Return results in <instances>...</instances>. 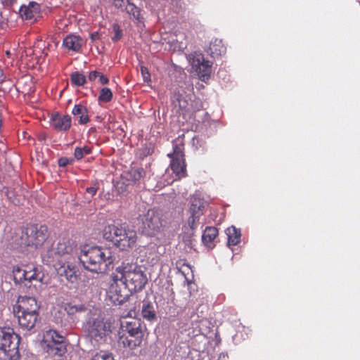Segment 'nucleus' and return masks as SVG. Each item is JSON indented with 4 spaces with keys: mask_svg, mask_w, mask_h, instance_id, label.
<instances>
[{
    "mask_svg": "<svg viewBox=\"0 0 360 360\" xmlns=\"http://www.w3.org/2000/svg\"><path fill=\"white\" fill-rule=\"evenodd\" d=\"M20 83H21V80H18V81L16 82V83L14 84V86H15V89H16V90H17L18 91H20Z\"/></svg>",
    "mask_w": 360,
    "mask_h": 360,
    "instance_id": "09e8293b",
    "label": "nucleus"
},
{
    "mask_svg": "<svg viewBox=\"0 0 360 360\" xmlns=\"http://www.w3.org/2000/svg\"><path fill=\"white\" fill-rule=\"evenodd\" d=\"M39 306L37 300L32 297H19L17 304L13 307V312L15 311L27 313H39Z\"/></svg>",
    "mask_w": 360,
    "mask_h": 360,
    "instance_id": "f8f14e48",
    "label": "nucleus"
},
{
    "mask_svg": "<svg viewBox=\"0 0 360 360\" xmlns=\"http://www.w3.org/2000/svg\"><path fill=\"white\" fill-rule=\"evenodd\" d=\"M202 216V214H195V213H191V216L188 218V225L191 227V229H195L197 228V226L199 224V220L200 217Z\"/></svg>",
    "mask_w": 360,
    "mask_h": 360,
    "instance_id": "4c0bfd02",
    "label": "nucleus"
},
{
    "mask_svg": "<svg viewBox=\"0 0 360 360\" xmlns=\"http://www.w3.org/2000/svg\"><path fill=\"white\" fill-rule=\"evenodd\" d=\"M99 75V72L96 70L91 71L88 75V79L91 82H94Z\"/></svg>",
    "mask_w": 360,
    "mask_h": 360,
    "instance_id": "79ce46f5",
    "label": "nucleus"
},
{
    "mask_svg": "<svg viewBox=\"0 0 360 360\" xmlns=\"http://www.w3.org/2000/svg\"><path fill=\"white\" fill-rule=\"evenodd\" d=\"M46 352L53 356H62L67 351L65 338L56 330L46 331L44 336Z\"/></svg>",
    "mask_w": 360,
    "mask_h": 360,
    "instance_id": "1a4fd4ad",
    "label": "nucleus"
},
{
    "mask_svg": "<svg viewBox=\"0 0 360 360\" xmlns=\"http://www.w3.org/2000/svg\"><path fill=\"white\" fill-rule=\"evenodd\" d=\"M141 231L147 236L154 237L160 233L165 227L162 213L155 208L149 209L141 217Z\"/></svg>",
    "mask_w": 360,
    "mask_h": 360,
    "instance_id": "423d86ee",
    "label": "nucleus"
},
{
    "mask_svg": "<svg viewBox=\"0 0 360 360\" xmlns=\"http://www.w3.org/2000/svg\"><path fill=\"white\" fill-rule=\"evenodd\" d=\"M226 233L228 237L229 245H236L240 242L241 233L240 230L231 226L226 229Z\"/></svg>",
    "mask_w": 360,
    "mask_h": 360,
    "instance_id": "a878e982",
    "label": "nucleus"
},
{
    "mask_svg": "<svg viewBox=\"0 0 360 360\" xmlns=\"http://www.w3.org/2000/svg\"><path fill=\"white\" fill-rule=\"evenodd\" d=\"M114 36L112 37L111 39L113 42H117L122 37V30L118 24H114L112 26Z\"/></svg>",
    "mask_w": 360,
    "mask_h": 360,
    "instance_id": "58836bf2",
    "label": "nucleus"
},
{
    "mask_svg": "<svg viewBox=\"0 0 360 360\" xmlns=\"http://www.w3.org/2000/svg\"><path fill=\"white\" fill-rule=\"evenodd\" d=\"M154 152V146L151 144H146L139 149V156L141 158L143 159L148 155H150Z\"/></svg>",
    "mask_w": 360,
    "mask_h": 360,
    "instance_id": "e433bc0d",
    "label": "nucleus"
},
{
    "mask_svg": "<svg viewBox=\"0 0 360 360\" xmlns=\"http://www.w3.org/2000/svg\"><path fill=\"white\" fill-rule=\"evenodd\" d=\"M71 117L68 115H63L58 112L51 115V124L58 131H68L71 127Z\"/></svg>",
    "mask_w": 360,
    "mask_h": 360,
    "instance_id": "2eb2a0df",
    "label": "nucleus"
},
{
    "mask_svg": "<svg viewBox=\"0 0 360 360\" xmlns=\"http://www.w3.org/2000/svg\"><path fill=\"white\" fill-rule=\"evenodd\" d=\"M18 318L19 326L22 329L30 330L34 328L37 321L39 313H27L15 311L13 312Z\"/></svg>",
    "mask_w": 360,
    "mask_h": 360,
    "instance_id": "4468645a",
    "label": "nucleus"
},
{
    "mask_svg": "<svg viewBox=\"0 0 360 360\" xmlns=\"http://www.w3.org/2000/svg\"><path fill=\"white\" fill-rule=\"evenodd\" d=\"M69 160L67 158H60L58 160V165L62 167H66L69 164Z\"/></svg>",
    "mask_w": 360,
    "mask_h": 360,
    "instance_id": "a18cd8bd",
    "label": "nucleus"
},
{
    "mask_svg": "<svg viewBox=\"0 0 360 360\" xmlns=\"http://www.w3.org/2000/svg\"><path fill=\"white\" fill-rule=\"evenodd\" d=\"M112 98L113 94L110 89L108 87H104L100 90L98 100L99 102L107 103L110 102Z\"/></svg>",
    "mask_w": 360,
    "mask_h": 360,
    "instance_id": "c756f323",
    "label": "nucleus"
},
{
    "mask_svg": "<svg viewBox=\"0 0 360 360\" xmlns=\"http://www.w3.org/2000/svg\"><path fill=\"white\" fill-rule=\"evenodd\" d=\"M137 240L136 232L130 229L128 225L124 229V231H122V234L118 239L116 246L122 250H127L129 248H132L136 244Z\"/></svg>",
    "mask_w": 360,
    "mask_h": 360,
    "instance_id": "9b49d317",
    "label": "nucleus"
},
{
    "mask_svg": "<svg viewBox=\"0 0 360 360\" xmlns=\"http://www.w3.org/2000/svg\"><path fill=\"white\" fill-rule=\"evenodd\" d=\"M79 259L88 271L103 273L110 269L115 256L110 248L85 245L81 250Z\"/></svg>",
    "mask_w": 360,
    "mask_h": 360,
    "instance_id": "f03ea898",
    "label": "nucleus"
},
{
    "mask_svg": "<svg viewBox=\"0 0 360 360\" xmlns=\"http://www.w3.org/2000/svg\"><path fill=\"white\" fill-rule=\"evenodd\" d=\"M97 190H98V187L96 186L95 185L93 186H89V187H87L86 188V193H88L89 194L91 195V196H94L96 192H97Z\"/></svg>",
    "mask_w": 360,
    "mask_h": 360,
    "instance_id": "c03bdc74",
    "label": "nucleus"
},
{
    "mask_svg": "<svg viewBox=\"0 0 360 360\" xmlns=\"http://www.w3.org/2000/svg\"><path fill=\"white\" fill-rule=\"evenodd\" d=\"M74 116H79V123L80 124H85L89 122L88 115V110L86 108L81 104L75 105L72 110Z\"/></svg>",
    "mask_w": 360,
    "mask_h": 360,
    "instance_id": "393cba45",
    "label": "nucleus"
},
{
    "mask_svg": "<svg viewBox=\"0 0 360 360\" xmlns=\"http://www.w3.org/2000/svg\"><path fill=\"white\" fill-rule=\"evenodd\" d=\"M87 331L96 341L104 340L112 333V323L101 317L90 319L87 322Z\"/></svg>",
    "mask_w": 360,
    "mask_h": 360,
    "instance_id": "6e6552de",
    "label": "nucleus"
},
{
    "mask_svg": "<svg viewBox=\"0 0 360 360\" xmlns=\"http://www.w3.org/2000/svg\"><path fill=\"white\" fill-rule=\"evenodd\" d=\"M125 12L131 15L135 20L140 21L141 20V9L136 6L134 3L129 1Z\"/></svg>",
    "mask_w": 360,
    "mask_h": 360,
    "instance_id": "2f4dec72",
    "label": "nucleus"
},
{
    "mask_svg": "<svg viewBox=\"0 0 360 360\" xmlns=\"http://www.w3.org/2000/svg\"><path fill=\"white\" fill-rule=\"evenodd\" d=\"M131 180L139 181L145 175V170L142 167L131 168L129 172Z\"/></svg>",
    "mask_w": 360,
    "mask_h": 360,
    "instance_id": "72a5a7b5",
    "label": "nucleus"
},
{
    "mask_svg": "<svg viewBox=\"0 0 360 360\" xmlns=\"http://www.w3.org/2000/svg\"><path fill=\"white\" fill-rule=\"evenodd\" d=\"M98 77L99 82L101 84L105 85V84H108L109 79L104 75L101 74V72H99V75L98 76Z\"/></svg>",
    "mask_w": 360,
    "mask_h": 360,
    "instance_id": "37998d69",
    "label": "nucleus"
},
{
    "mask_svg": "<svg viewBox=\"0 0 360 360\" xmlns=\"http://www.w3.org/2000/svg\"><path fill=\"white\" fill-rule=\"evenodd\" d=\"M41 276L37 269L32 266H25V281L30 283L36 281H40Z\"/></svg>",
    "mask_w": 360,
    "mask_h": 360,
    "instance_id": "c85d7f7f",
    "label": "nucleus"
},
{
    "mask_svg": "<svg viewBox=\"0 0 360 360\" xmlns=\"http://www.w3.org/2000/svg\"><path fill=\"white\" fill-rule=\"evenodd\" d=\"M130 0H114L113 6L121 11H125Z\"/></svg>",
    "mask_w": 360,
    "mask_h": 360,
    "instance_id": "ea45409f",
    "label": "nucleus"
},
{
    "mask_svg": "<svg viewBox=\"0 0 360 360\" xmlns=\"http://www.w3.org/2000/svg\"><path fill=\"white\" fill-rule=\"evenodd\" d=\"M191 112H193L195 115H200L203 117L204 122L207 120V112L203 108L202 102L197 98L193 101L190 104Z\"/></svg>",
    "mask_w": 360,
    "mask_h": 360,
    "instance_id": "cd10ccee",
    "label": "nucleus"
},
{
    "mask_svg": "<svg viewBox=\"0 0 360 360\" xmlns=\"http://www.w3.org/2000/svg\"><path fill=\"white\" fill-rule=\"evenodd\" d=\"M75 246L67 238L60 239L42 255L43 262L50 266L67 264L74 259L73 250Z\"/></svg>",
    "mask_w": 360,
    "mask_h": 360,
    "instance_id": "20e7f679",
    "label": "nucleus"
},
{
    "mask_svg": "<svg viewBox=\"0 0 360 360\" xmlns=\"http://www.w3.org/2000/svg\"><path fill=\"white\" fill-rule=\"evenodd\" d=\"M6 75L4 72L3 69L0 67V84H1L6 79Z\"/></svg>",
    "mask_w": 360,
    "mask_h": 360,
    "instance_id": "de8ad7c7",
    "label": "nucleus"
},
{
    "mask_svg": "<svg viewBox=\"0 0 360 360\" xmlns=\"http://www.w3.org/2000/svg\"><path fill=\"white\" fill-rule=\"evenodd\" d=\"M111 284L110 286V292H115L117 297L115 300L122 302L124 300V296L121 293V290L117 289L118 282H121L131 293L141 291L148 283L146 274L142 269V267L136 263H125L117 266L115 271L110 276Z\"/></svg>",
    "mask_w": 360,
    "mask_h": 360,
    "instance_id": "f257e3e1",
    "label": "nucleus"
},
{
    "mask_svg": "<svg viewBox=\"0 0 360 360\" xmlns=\"http://www.w3.org/2000/svg\"><path fill=\"white\" fill-rule=\"evenodd\" d=\"M117 335L118 343L124 347L134 350L140 347L144 337L141 320L131 319L129 321H121Z\"/></svg>",
    "mask_w": 360,
    "mask_h": 360,
    "instance_id": "7ed1b4c3",
    "label": "nucleus"
},
{
    "mask_svg": "<svg viewBox=\"0 0 360 360\" xmlns=\"http://www.w3.org/2000/svg\"><path fill=\"white\" fill-rule=\"evenodd\" d=\"M169 167H171L174 174L178 179H181L187 176L186 164L185 158H170Z\"/></svg>",
    "mask_w": 360,
    "mask_h": 360,
    "instance_id": "a211bd4d",
    "label": "nucleus"
},
{
    "mask_svg": "<svg viewBox=\"0 0 360 360\" xmlns=\"http://www.w3.org/2000/svg\"><path fill=\"white\" fill-rule=\"evenodd\" d=\"M70 81L72 85L80 86L86 82V78L83 74L75 72L70 75Z\"/></svg>",
    "mask_w": 360,
    "mask_h": 360,
    "instance_id": "7c9ffc66",
    "label": "nucleus"
},
{
    "mask_svg": "<svg viewBox=\"0 0 360 360\" xmlns=\"http://www.w3.org/2000/svg\"><path fill=\"white\" fill-rule=\"evenodd\" d=\"M90 360H115L112 353L100 351L96 353Z\"/></svg>",
    "mask_w": 360,
    "mask_h": 360,
    "instance_id": "c9c22d12",
    "label": "nucleus"
},
{
    "mask_svg": "<svg viewBox=\"0 0 360 360\" xmlns=\"http://www.w3.org/2000/svg\"><path fill=\"white\" fill-rule=\"evenodd\" d=\"M127 225L126 224H117L105 226L103 230V238L116 245L120 234L124 231Z\"/></svg>",
    "mask_w": 360,
    "mask_h": 360,
    "instance_id": "ddd939ff",
    "label": "nucleus"
},
{
    "mask_svg": "<svg viewBox=\"0 0 360 360\" xmlns=\"http://www.w3.org/2000/svg\"><path fill=\"white\" fill-rule=\"evenodd\" d=\"M82 41L83 40L80 37L69 34L64 38L63 45L69 51L79 52L82 46Z\"/></svg>",
    "mask_w": 360,
    "mask_h": 360,
    "instance_id": "aec40b11",
    "label": "nucleus"
},
{
    "mask_svg": "<svg viewBox=\"0 0 360 360\" xmlns=\"http://www.w3.org/2000/svg\"><path fill=\"white\" fill-rule=\"evenodd\" d=\"M140 70H141V74L143 77V79L145 82H150L151 80V77H150V74L148 71V69L143 66V65H141V68H140Z\"/></svg>",
    "mask_w": 360,
    "mask_h": 360,
    "instance_id": "a19ab883",
    "label": "nucleus"
},
{
    "mask_svg": "<svg viewBox=\"0 0 360 360\" xmlns=\"http://www.w3.org/2000/svg\"><path fill=\"white\" fill-rule=\"evenodd\" d=\"M20 337L11 328H0V355L3 360H19Z\"/></svg>",
    "mask_w": 360,
    "mask_h": 360,
    "instance_id": "39448f33",
    "label": "nucleus"
},
{
    "mask_svg": "<svg viewBox=\"0 0 360 360\" xmlns=\"http://www.w3.org/2000/svg\"><path fill=\"white\" fill-rule=\"evenodd\" d=\"M39 12V4L34 1L30 2L27 6H22L19 11L20 15L22 19L33 21H35L36 17Z\"/></svg>",
    "mask_w": 360,
    "mask_h": 360,
    "instance_id": "dca6fc26",
    "label": "nucleus"
},
{
    "mask_svg": "<svg viewBox=\"0 0 360 360\" xmlns=\"http://www.w3.org/2000/svg\"><path fill=\"white\" fill-rule=\"evenodd\" d=\"M91 148L90 147H88V146H84V147H77L75 149V153H74V155H75V158L77 159V160H81L83 158V157L85 155H89V154H91Z\"/></svg>",
    "mask_w": 360,
    "mask_h": 360,
    "instance_id": "f704fd0d",
    "label": "nucleus"
},
{
    "mask_svg": "<svg viewBox=\"0 0 360 360\" xmlns=\"http://www.w3.org/2000/svg\"><path fill=\"white\" fill-rule=\"evenodd\" d=\"M48 236V229L46 226L38 228L36 225H29L22 232L21 239L25 245L38 248L46 241Z\"/></svg>",
    "mask_w": 360,
    "mask_h": 360,
    "instance_id": "0eeeda50",
    "label": "nucleus"
},
{
    "mask_svg": "<svg viewBox=\"0 0 360 360\" xmlns=\"http://www.w3.org/2000/svg\"><path fill=\"white\" fill-rule=\"evenodd\" d=\"M190 213L203 214L205 201L199 195L195 194L191 198Z\"/></svg>",
    "mask_w": 360,
    "mask_h": 360,
    "instance_id": "412c9836",
    "label": "nucleus"
},
{
    "mask_svg": "<svg viewBox=\"0 0 360 360\" xmlns=\"http://www.w3.org/2000/svg\"><path fill=\"white\" fill-rule=\"evenodd\" d=\"M13 273L15 282L22 283L25 281V267L21 268L20 266H14Z\"/></svg>",
    "mask_w": 360,
    "mask_h": 360,
    "instance_id": "473e14b6",
    "label": "nucleus"
},
{
    "mask_svg": "<svg viewBox=\"0 0 360 360\" xmlns=\"http://www.w3.org/2000/svg\"><path fill=\"white\" fill-rule=\"evenodd\" d=\"M169 158H185L184 143L182 140H176L173 142V151L167 154Z\"/></svg>",
    "mask_w": 360,
    "mask_h": 360,
    "instance_id": "bb28decb",
    "label": "nucleus"
},
{
    "mask_svg": "<svg viewBox=\"0 0 360 360\" xmlns=\"http://www.w3.org/2000/svg\"><path fill=\"white\" fill-rule=\"evenodd\" d=\"M63 309L68 316H75L77 314L83 313L87 309L85 304L82 303H75L74 302L64 303Z\"/></svg>",
    "mask_w": 360,
    "mask_h": 360,
    "instance_id": "5701e85b",
    "label": "nucleus"
},
{
    "mask_svg": "<svg viewBox=\"0 0 360 360\" xmlns=\"http://www.w3.org/2000/svg\"><path fill=\"white\" fill-rule=\"evenodd\" d=\"M226 51V47L221 39H214L211 41L207 53L212 56H219L224 54Z\"/></svg>",
    "mask_w": 360,
    "mask_h": 360,
    "instance_id": "4be33fe9",
    "label": "nucleus"
},
{
    "mask_svg": "<svg viewBox=\"0 0 360 360\" xmlns=\"http://www.w3.org/2000/svg\"><path fill=\"white\" fill-rule=\"evenodd\" d=\"M90 38L92 41H97L101 38V34L98 32H94L90 34Z\"/></svg>",
    "mask_w": 360,
    "mask_h": 360,
    "instance_id": "49530a36",
    "label": "nucleus"
},
{
    "mask_svg": "<svg viewBox=\"0 0 360 360\" xmlns=\"http://www.w3.org/2000/svg\"><path fill=\"white\" fill-rule=\"evenodd\" d=\"M141 314L143 319L152 321L157 319L156 311L153 304L150 301L144 300L141 308Z\"/></svg>",
    "mask_w": 360,
    "mask_h": 360,
    "instance_id": "b1692460",
    "label": "nucleus"
},
{
    "mask_svg": "<svg viewBox=\"0 0 360 360\" xmlns=\"http://www.w3.org/2000/svg\"><path fill=\"white\" fill-rule=\"evenodd\" d=\"M218 229L214 226H207L205 228L202 236V240L203 244L210 249L215 247L216 239L218 236Z\"/></svg>",
    "mask_w": 360,
    "mask_h": 360,
    "instance_id": "f3484780",
    "label": "nucleus"
},
{
    "mask_svg": "<svg viewBox=\"0 0 360 360\" xmlns=\"http://www.w3.org/2000/svg\"><path fill=\"white\" fill-rule=\"evenodd\" d=\"M174 110L179 115H182L186 122H204V119L200 115H195L191 112L190 103L186 98L179 94H174L172 99Z\"/></svg>",
    "mask_w": 360,
    "mask_h": 360,
    "instance_id": "9d476101",
    "label": "nucleus"
},
{
    "mask_svg": "<svg viewBox=\"0 0 360 360\" xmlns=\"http://www.w3.org/2000/svg\"><path fill=\"white\" fill-rule=\"evenodd\" d=\"M58 275L65 276L68 281H73L76 278V271L72 261L67 264H60L58 266H53Z\"/></svg>",
    "mask_w": 360,
    "mask_h": 360,
    "instance_id": "6ab92c4d",
    "label": "nucleus"
}]
</instances>
